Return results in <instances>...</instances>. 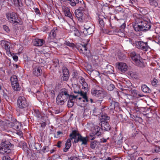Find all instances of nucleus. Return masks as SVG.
I'll return each instance as SVG.
<instances>
[{
  "label": "nucleus",
  "instance_id": "nucleus-64",
  "mask_svg": "<svg viewBox=\"0 0 160 160\" xmlns=\"http://www.w3.org/2000/svg\"><path fill=\"white\" fill-rule=\"evenodd\" d=\"M91 57H92V59H94L95 60L96 59H98V57L96 55H92L91 56Z\"/></svg>",
  "mask_w": 160,
  "mask_h": 160
},
{
  "label": "nucleus",
  "instance_id": "nucleus-49",
  "mask_svg": "<svg viewBox=\"0 0 160 160\" xmlns=\"http://www.w3.org/2000/svg\"><path fill=\"white\" fill-rule=\"evenodd\" d=\"M83 45L79 44L78 45H77L75 47L80 52L81 50V48H82V47Z\"/></svg>",
  "mask_w": 160,
  "mask_h": 160
},
{
  "label": "nucleus",
  "instance_id": "nucleus-17",
  "mask_svg": "<svg viewBox=\"0 0 160 160\" xmlns=\"http://www.w3.org/2000/svg\"><path fill=\"white\" fill-rule=\"evenodd\" d=\"M78 97V95H71V99L70 98H69V100L68 102V106L69 108H71L74 105V100L76 98H77Z\"/></svg>",
  "mask_w": 160,
  "mask_h": 160
},
{
  "label": "nucleus",
  "instance_id": "nucleus-63",
  "mask_svg": "<svg viewBox=\"0 0 160 160\" xmlns=\"http://www.w3.org/2000/svg\"><path fill=\"white\" fill-rule=\"evenodd\" d=\"M5 159L4 160H12L8 156H5L4 157ZM3 160H4V159H3Z\"/></svg>",
  "mask_w": 160,
  "mask_h": 160
},
{
  "label": "nucleus",
  "instance_id": "nucleus-24",
  "mask_svg": "<svg viewBox=\"0 0 160 160\" xmlns=\"http://www.w3.org/2000/svg\"><path fill=\"white\" fill-rule=\"evenodd\" d=\"M122 137L121 135H119L115 139V142L116 144L120 145L122 142Z\"/></svg>",
  "mask_w": 160,
  "mask_h": 160
},
{
  "label": "nucleus",
  "instance_id": "nucleus-38",
  "mask_svg": "<svg viewBox=\"0 0 160 160\" xmlns=\"http://www.w3.org/2000/svg\"><path fill=\"white\" fill-rule=\"evenodd\" d=\"M151 84L153 86L156 87L158 83V81L155 78H153L152 80L151 81Z\"/></svg>",
  "mask_w": 160,
  "mask_h": 160
},
{
  "label": "nucleus",
  "instance_id": "nucleus-12",
  "mask_svg": "<svg viewBox=\"0 0 160 160\" xmlns=\"http://www.w3.org/2000/svg\"><path fill=\"white\" fill-rule=\"evenodd\" d=\"M20 123L16 119L13 120L8 123V126L10 127H12L14 129H18Z\"/></svg>",
  "mask_w": 160,
  "mask_h": 160
},
{
  "label": "nucleus",
  "instance_id": "nucleus-60",
  "mask_svg": "<svg viewBox=\"0 0 160 160\" xmlns=\"http://www.w3.org/2000/svg\"><path fill=\"white\" fill-rule=\"evenodd\" d=\"M83 3H85L83 1V0L80 1H79V2L78 3H77V4H78V6L79 5V6H80L81 7H82V4Z\"/></svg>",
  "mask_w": 160,
  "mask_h": 160
},
{
  "label": "nucleus",
  "instance_id": "nucleus-32",
  "mask_svg": "<svg viewBox=\"0 0 160 160\" xmlns=\"http://www.w3.org/2000/svg\"><path fill=\"white\" fill-rule=\"evenodd\" d=\"M58 32V30L57 28H54L50 32L49 35L50 36H52L53 37H54L56 36V33Z\"/></svg>",
  "mask_w": 160,
  "mask_h": 160
},
{
  "label": "nucleus",
  "instance_id": "nucleus-46",
  "mask_svg": "<svg viewBox=\"0 0 160 160\" xmlns=\"http://www.w3.org/2000/svg\"><path fill=\"white\" fill-rule=\"evenodd\" d=\"M49 148L48 146H45L43 147L42 151L43 153H45L49 151Z\"/></svg>",
  "mask_w": 160,
  "mask_h": 160
},
{
  "label": "nucleus",
  "instance_id": "nucleus-29",
  "mask_svg": "<svg viewBox=\"0 0 160 160\" xmlns=\"http://www.w3.org/2000/svg\"><path fill=\"white\" fill-rule=\"evenodd\" d=\"M110 119V117L107 115V114L102 113L100 119L101 122L103 121H105L106 120H108Z\"/></svg>",
  "mask_w": 160,
  "mask_h": 160
},
{
  "label": "nucleus",
  "instance_id": "nucleus-13",
  "mask_svg": "<svg viewBox=\"0 0 160 160\" xmlns=\"http://www.w3.org/2000/svg\"><path fill=\"white\" fill-rule=\"evenodd\" d=\"M118 68L122 72H124L127 70L128 66L125 63L119 62L117 66Z\"/></svg>",
  "mask_w": 160,
  "mask_h": 160
},
{
  "label": "nucleus",
  "instance_id": "nucleus-44",
  "mask_svg": "<svg viewBox=\"0 0 160 160\" xmlns=\"http://www.w3.org/2000/svg\"><path fill=\"white\" fill-rule=\"evenodd\" d=\"M110 102V108L111 109H115V107L114 106V104H115V102L113 101H111V102L109 101Z\"/></svg>",
  "mask_w": 160,
  "mask_h": 160
},
{
  "label": "nucleus",
  "instance_id": "nucleus-9",
  "mask_svg": "<svg viewBox=\"0 0 160 160\" xmlns=\"http://www.w3.org/2000/svg\"><path fill=\"white\" fill-rule=\"evenodd\" d=\"M136 44L138 48L144 51H147L148 49H150L147 42H144L141 41H136Z\"/></svg>",
  "mask_w": 160,
  "mask_h": 160
},
{
  "label": "nucleus",
  "instance_id": "nucleus-47",
  "mask_svg": "<svg viewBox=\"0 0 160 160\" xmlns=\"http://www.w3.org/2000/svg\"><path fill=\"white\" fill-rule=\"evenodd\" d=\"M3 28L4 30L7 32H10V30L8 27L6 25H3Z\"/></svg>",
  "mask_w": 160,
  "mask_h": 160
},
{
  "label": "nucleus",
  "instance_id": "nucleus-25",
  "mask_svg": "<svg viewBox=\"0 0 160 160\" xmlns=\"http://www.w3.org/2000/svg\"><path fill=\"white\" fill-rule=\"evenodd\" d=\"M12 86L14 91H19L21 89V87L19 86L18 82L14 83L12 84Z\"/></svg>",
  "mask_w": 160,
  "mask_h": 160
},
{
  "label": "nucleus",
  "instance_id": "nucleus-40",
  "mask_svg": "<svg viewBox=\"0 0 160 160\" xmlns=\"http://www.w3.org/2000/svg\"><path fill=\"white\" fill-rule=\"evenodd\" d=\"M130 75L133 78L135 79H138L139 78L138 74L136 72H132L130 74Z\"/></svg>",
  "mask_w": 160,
  "mask_h": 160
},
{
  "label": "nucleus",
  "instance_id": "nucleus-11",
  "mask_svg": "<svg viewBox=\"0 0 160 160\" xmlns=\"http://www.w3.org/2000/svg\"><path fill=\"white\" fill-rule=\"evenodd\" d=\"M3 42V44L4 45V48L6 50L7 54L9 55H10L11 56H12L14 53H12L10 51V48L11 44L8 42L6 41H2V42Z\"/></svg>",
  "mask_w": 160,
  "mask_h": 160
},
{
  "label": "nucleus",
  "instance_id": "nucleus-61",
  "mask_svg": "<svg viewBox=\"0 0 160 160\" xmlns=\"http://www.w3.org/2000/svg\"><path fill=\"white\" fill-rule=\"evenodd\" d=\"M59 61L58 60V59H54L53 60V62L55 63V64H56V66H57L59 64Z\"/></svg>",
  "mask_w": 160,
  "mask_h": 160
},
{
  "label": "nucleus",
  "instance_id": "nucleus-51",
  "mask_svg": "<svg viewBox=\"0 0 160 160\" xmlns=\"http://www.w3.org/2000/svg\"><path fill=\"white\" fill-rule=\"evenodd\" d=\"M3 98H5L7 101H8L9 99V97L6 93L4 92H3Z\"/></svg>",
  "mask_w": 160,
  "mask_h": 160
},
{
  "label": "nucleus",
  "instance_id": "nucleus-53",
  "mask_svg": "<svg viewBox=\"0 0 160 160\" xmlns=\"http://www.w3.org/2000/svg\"><path fill=\"white\" fill-rule=\"evenodd\" d=\"M78 73L77 72H76V71L74 72L73 73V74H72V76H73V78H75L77 79L78 78Z\"/></svg>",
  "mask_w": 160,
  "mask_h": 160
},
{
  "label": "nucleus",
  "instance_id": "nucleus-41",
  "mask_svg": "<svg viewBox=\"0 0 160 160\" xmlns=\"http://www.w3.org/2000/svg\"><path fill=\"white\" fill-rule=\"evenodd\" d=\"M69 77V76L63 75L61 77V81L67 82L68 80Z\"/></svg>",
  "mask_w": 160,
  "mask_h": 160
},
{
  "label": "nucleus",
  "instance_id": "nucleus-50",
  "mask_svg": "<svg viewBox=\"0 0 160 160\" xmlns=\"http://www.w3.org/2000/svg\"><path fill=\"white\" fill-rule=\"evenodd\" d=\"M99 24L101 25V26L102 27L104 25V23L103 20H102V19L101 18H99Z\"/></svg>",
  "mask_w": 160,
  "mask_h": 160
},
{
  "label": "nucleus",
  "instance_id": "nucleus-5",
  "mask_svg": "<svg viewBox=\"0 0 160 160\" xmlns=\"http://www.w3.org/2000/svg\"><path fill=\"white\" fill-rule=\"evenodd\" d=\"M130 56L137 66L142 68L145 67L144 62L140 60V56L139 54H137L134 52H132L130 53Z\"/></svg>",
  "mask_w": 160,
  "mask_h": 160
},
{
  "label": "nucleus",
  "instance_id": "nucleus-16",
  "mask_svg": "<svg viewBox=\"0 0 160 160\" xmlns=\"http://www.w3.org/2000/svg\"><path fill=\"white\" fill-rule=\"evenodd\" d=\"M63 11L66 16L68 17L71 19L73 17L69 8L67 7H64L63 8Z\"/></svg>",
  "mask_w": 160,
  "mask_h": 160
},
{
  "label": "nucleus",
  "instance_id": "nucleus-42",
  "mask_svg": "<svg viewBox=\"0 0 160 160\" xmlns=\"http://www.w3.org/2000/svg\"><path fill=\"white\" fill-rule=\"evenodd\" d=\"M64 44L67 46L72 48H74L75 47V46L74 43H70L69 42L65 41V42L64 43Z\"/></svg>",
  "mask_w": 160,
  "mask_h": 160
},
{
  "label": "nucleus",
  "instance_id": "nucleus-39",
  "mask_svg": "<svg viewBox=\"0 0 160 160\" xmlns=\"http://www.w3.org/2000/svg\"><path fill=\"white\" fill-rule=\"evenodd\" d=\"M87 45V44H85L83 45L82 48H81V52L84 54L86 53V52L87 50V48L86 47Z\"/></svg>",
  "mask_w": 160,
  "mask_h": 160
},
{
  "label": "nucleus",
  "instance_id": "nucleus-55",
  "mask_svg": "<svg viewBox=\"0 0 160 160\" xmlns=\"http://www.w3.org/2000/svg\"><path fill=\"white\" fill-rule=\"evenodd\" d=\"M34 11L37 14H39L40 15L41 14V13L40 12V11L39 9L38 8H34Z\"/></svg>",
  "mask_w": 160,
  "mask_h": 160
},
{
  "label": "nucleus",
  "instance_id": "nucleus-36",
  "mask_svg": "<svg viewBox=\"0 0 160 160\" xmlns=\"http://www.w3.org/2000/svg\"><path fill=\"white\" fill-rule=\"evenodd\" d=\"M34 147L35 149L39 151V153H41V151L40 150L42 146L40 144L38 143H35Z\"/></svg>",
  "mask_w": 160,
  "mask_h": 160
},
{
  "label": "nucleus",
  "instance_id": "nucleus-14",
  "mask_svg": "<svg viewBox=\"0 0 160 160\" xmlns=\"http://www.w3.org/2000/svg\"><path fill=\"white\" fill-rule=\"evenodd\" d=\"M102 129L104 131H108L110 130L111 127L107 122L103 121L101 122Z\"/></svg>",
  "mask_w": 160,
  "mask_h": 160
},
{
  "label": "nucleus",
  "instance_id": "nucleus-48",
  "mask_svg": "<svg viewBox=\"0 0 160 160\" xmlns=\"http://www.w3.org/2000/svg\"><path fill=\"white\" fill-rule=\"evenodd\" d=\"M126 27V24L125 23H123L120 27V28H119V29L121 30V32H122L124 31V28Z\"/></svg>",
  "mask_w": 160,
  "mask_h": 160
},
{
  "label": "nucleus",
  "instance_id": "nucleus-56",
  "mask_svg": "<svg viewBox=\"0 0 160 160\" xmlns=\"http://www.w3.org/2000/svg\"><path fill=\"white\" fill-rule=\"evenodd\" d=\"M5 124V122L0 119V126H1V127H3Z\"/></svg>",
  "mask_w": 160,
  "mask_h": 160
},
{
  "label": "nucleus",
  "instance_id": "nucleus-34",
  "mask_svg": "<svg viewBox=\"0 0 160 160\" xmlns=\"http://www.w3.org/2000/svg\"><path fill=\"white\" fill-rule=\"evenodd\" d=\"M78 8L76 9L75 10H79V11L82 12V11H85L86 8V4L85 3L82 4V7L78 5Z\"/></svg>",
  "mask_w": 160,
  "mask_h": 160
},
{
  "label": "nucleus",
  "instance_id": "nucleus-23",
  "mask_svg": "<svg viewBox=\"0 0 160 160\" xmlns=\"http://www.w3.org/2000/svg\"><path fill=\"white\" fill-rule=\"evenodd\" d=\"M142 91L144 92L150 93L151 92V90L146 85H142L141 87Z\"/></svg>",
  "mask_w": 160,
  "mask_h": 160
},
{
  "label": "nucleus",
  "instance_id": "nucleus-8",
  "mask_svg": "<svg viewBox=\"0 0 160 160\" xmlns=\"http://www.w3.org/2000/svg\"><path fill=\"white\" fill-rule=\"evenodd\" d=\"M7 19L11 23L17 25L18 22L17 21L18 17L17 14L12 12H10L6 14Z\"/></svg>",
  "mask_w": 160,
  "mask_h": 160
},
{
  "label": "nucleus",
  "instance_id": "nucleus-26",
  "mask_svg": "<svg viewBox=\"0 0 160 160\" xmlns=\"http://www.w3.org/2000/svg\"><path fill=\"white\" fill-rule=\"evenodd\" d=\"M98 143L96 141H94L91 142L90 144V147L93 149H97L98 148Z\"/></svg>",
  "mask_w": 160,
  "mask_h": 160
},
{
  "label": "nucleus",
  "instance_id": "nucleus-33",
  "mask_svg": "<svg viewBox=\"0 0 160 160\" xmlns=\"http://www.w3.org/2000/svg\"><path fill=\"white\" fill-rule=\"evenodd\" d=\"M11 84L18 82L17 77L15 75H13L11 77L10 79Z\"/></svg>",
  "mask_w": 160,
  "mask_h": 160
},
{
  "label": "nucleus",
  "instance_id": "nucleus-59",
  "mask_svg": "<svg viewBox=\"0 0 160 160\" xmlns=\"http://www.w3.org/2000/svg\"><path fill=\"white\" fill-rule=\"evenodd\" d=\"M12 56V58H13V59L15 61H17L18 60V56L16 55H13Z\"/></svg>",
  "mask_w": 160,
  "mask_h": 160
},
{
  "label": "nucleus",
  "instance_id": "nucleus-58",
  "mask_svg": "<svg viewBox=\"0 0 160 160\" xmlns=\"http://www.w3.org/2000/svg\"><path fill=\"white\" fill-rule=\"evenodd\" d=\"M108 67L110 68L111 69L110 71L108 70L107 71V72H108L109 73H112L113 72V70L112 69V68H113V67H112L111 66H110Z\"/></svg>",
  "mask_w": 160,
  "mask_h": 160
},
{
  "label": "nucleus",
  "instance_id": "nucleus-21",
  "mask_svg": "<svg viewBox=\"0 0 160 160\" xmlns=\"http://www.w3.org/2000/svg\"><path fill=\"white\" fill-rule=\"evenodd\" d=\"M45 43V41L42 39L36 38L34 41V44L35 46H41Z\"/></svg>",
  "mask_w": 160,
  "mask_h": 160
},
{
  "label": "nucleus",
  "instance_id": "nucleus-2",
  "mask_svg": "<svg viewBox=\"0 0 160 160\" xmlns=\"http://www.w3.org/2000/svg\"><path fill=\"white\" fill-rule=\"evenodd\" d=\"M17 104L18 108L17 111L19 113V115H26L29 106L26 98L23 96H19L17 99Z\"/></svg>",
  "mask_w": 160,
  "mask_h": 160
},
{
  "label": "nucleus",
  "instance_id": "nucleus-20",
  "mask_svg": "<svg viewBox=\"0 0 160 160\" xmlns=\"http://www.w3.org/2000/svg\"><path fill=\"white\" fill-rule=\"evenodd\" d=\"M70 138L68 139L65 143V147L63 149V151L65 152H67L70 148L71 145V140L73 138H72L71 137H70Z\"/></svg>",
  "mask_w": 160,
  "mask_h": 160
},
{
  "label": "nucleus",
  "instance_id": "nucleus-4",
  "mask_svg": "<svg viewBox=\"0 0 160 160\" xmlns=\"http://www.w3.org/2000/svg\"><path fill=\"white\" fill-rule=\"evenodd\" d=\"M72 138L74 139V142L77 143L79 142H82L81 145H86L87 144L88 139L87 137H83L78 132V131L74 130L69 135Z\"/></svg>",
  "mask_w": 160,
  "mask_h": 160
},
{
  "label": "nucleus",
  "instance_id": "nucleus-18",
  "mask_svg": "<svg viewBox=\"0 0 160 160\" xmlns=\"http://www.w3.org/2000/svg\"><path fill=\"white\" fill-rule=\"evenodd\" d=\"M0 147H2L4 148L5 149L8 150H11V148L12 147V145L11 143L8 142L7 141H5L2 142L0 144Z\"/></svg>",
  "mask_w": 160,
  "mask_h": 160
},
{
  "label": "nucleus",
  "instance_id": "nucleus-30",
  "mask_svg": "<svg viewBox=\"0 0 160 160\" xmlns=\"http://www.w3.org/2000/svg\"><path fill=\"white\" fill-rule=\"evenodd\" d=\"M14 5L16 7H22L23 6V4L21 0H13Z\"/></svg>",
  "mask_w": 160,
  "mask_h": 160
},
{
  "label": "nucleus",
  "instance_id": "nucleus-45",
  "mask_svg": "<svg viewBox=\"0 0 160 160\" xmlns=\"http://www.w3.org/2000/svg\"><path fill=\"white\" fill-rule=\"evenodd\" d=\"M114 88V85L112 84H111L108 86L107 88L108 90L112 91L113 90Z\"/></svg>",
  "mask_w": 160,
  "mask_h": 160
},
{
  "label": "nucleus",
  "instance_id": "nucleus-54",
  "mask_svg": "<svg viewBox=\"0 0 160 160\" xmlns=\"http://www.w3.org/2000/svg\"><path fill=\"white\" fill-rule=\"evenodd\" d=\"M95 133L94 134V133H92L90 134L89 135V136H90L89 138L91 140H93L95 138Z\"/></svg>",
  "mask_w": 160,
  "mask_h": 160
},
{
  "label": "nucleus",
  "instance_id": "nucleus-6",
  "mask_svg": "<svg viewBox=\"0 0 160 160\" xmlns=\"http://www.w3.org/2000/svg\"><path fill=\"white\" fill-rule=\"evenodd\" d=\"M83 32L86 36L92 34L94 31V26L90 22H87L84 25Z\"/></svg>",
  "mask_w": 160,
  "mask_h": 160
},
{
  "label": "nucleus",
  "instance_id": "nucleus-52",
  "mask_svg": "<svg viewBox=\"0 0 160 160\" xmlns=\"http://www.w3.org/2000/svg\"><path fill=\"white\" fill-rule=\"evenodd\" d=\"M84 89L88 88V86L87 83L85 82L81 83Z\"/></svg>",
  "mask_w": 160,
  "mask_h": 160
},
{
  "label": "nucleus",
  "instance_id": "nucleus-62",
  "mask_svg": "<svg viewBox=\"0 0 160 160\" xmlns=\"http://www.w3.org/2000/svg\"><path fill=\"white\" fill-rule=\"evenodd\" d=\"M106 98L108 100H109V101H110V102H111V101H112L111 100V97L110 96H109V95H107L106 96Z\"/></svg>",
  "mask_w": 160,
  "mask_h": 160
},
{
  "label": "nucleus",
  "instance_id": "nucleus-31",
  "mask_svg": "<svg viewBox=\"0 0 160 160\" xmlns=\"http://www.w3.org/2000/svg\"><path fill=\"white\" fill-rule=\"evenodd\" d=\"M150 5L153 7L157 6L158 3L157 0H148Z\"/></svg>",
  "mask_w": 160,
  "mask_h": 160
},
{
  "label": "nucleus",
  "instance_id": "nucleus-19",
  "mask_svg": "<svg viewBox=\"0 0 160 160\" xmlns=\"http://www.w3.org/2000/svg\"><path fill=\"white\" fill-rule=\"evenodd\" d=\"M102 90L97 89L95 88H93L91 89V92L92 94L94 96L98 97L102 93Z\"/></svg>",
  "mask_w": 160,
  "mask_h": 160
},
{
  "label": "nucleus",
  "instance_id": "nucleus-43",
  "mask_svg": "<svg viewBox=\"0 0 160 160\" xmlns=\"http://www.w3.org/2000/svg\"><path fill=\"white\" fill-rule=\"evenodd\" d=\"M96 128L97 129V131H96V132H94V133L98 136H100L101 133V132L99 131L101 129L100 128L99 126H97Z\"/></svg>",
  "mask_w": 160,
  "mask_h": 160
},
{
  "label": "nucleus",
  "instance_id": "nucleus-22",
  "mask_svg": "<svg viewBox=\"0 0 160 160\" xmlns=\"http://www.w3.org/2000/svg\"><path fill=\"white\" fill-rule=\"evenodd\" d=\"M110 27H111V29L110 30H109V32L113 33H121L120 31H121V30H120L119 29V28L118 27H116V26H112L111 25V24H110Z\"/></svg>",
  "mask_w": 160,
  "mask_h": 160
},
{
  "label": "nucleus",
  "instance_id": "nucleus-57",
  "mask_svg": "<svg viewBox=\"0 0 160 160\" xmlns=\"http://www.w3.org/2000/svg\"><path fill=\"white\" fill-rule=\"evenodd\" d=\"M62 142L61 141H58L55 146H57L58 148H60L61 147V144L62 143Z\"/></svg>",
  "mask_w": 160,
  "mask_h": 160
},
{
  "label": "nucleus",
  "instance_id": "nucleus-28",
  "mask_svg": "<svg viewBox=\"0 0 160 160\" xmlns=\"http://www.w3.org/2000/svg\"><path fill=\"white\" fill-rule=\"evenodd\" d=\"M90 73L88 72L90 75H92L94 77H96L99 75L100 73L97 70H92V71H90Z\"/></svg>",
  "mask_w": 160,
  "mask_h": 160
},
{
  "label": "nucleus",
  "instance_id": "nucleus-7",
  "mask_svg": "<svg viewBox=\"0 0 160 160\" xmlns=\"http://www.w3.org/2000/svg\"><path fill=\"white\" fill-rule=\"evenodd\" d=\"M76 88H78V90L74 88L73 91L75 93H78V94H79L80 96L82 97V98L80 97L78 98V97L77 98L78 99L82 101L83 102L86 101L87 103H88L89 102V99H88L87 97V93L82 91L80 90L79 87L77 86H76Z\"/></svg>",
  "mask_w": 160,
  "mask_h": 160
},
{
  "label": "nucleus",
  "instance_id": "nucleus-35",
  "mask_svg": "<svg viewBox=\"0 0 160 160\" xmlns=\"http://www.w3.org/2000/svg\"><path fill=\"white\" fill-rule=\"evenodd\" d=\"M131 93L132 94V95L134 97H138L139 96L140 97H142L141 95H140L138 93V91L136 90H132L131 91Z\"/></svg>",
  "mask_w": 160,
  "mask_h": 160
},
{
  "label": "nucleus",
  "instance_id": "nucleus-1",
  "mask_svg": "<svg viewBox=\"0 0 160 160\" xmlns=\"http://www.w3.org/2000/svg\"><path fill=\"white\" fill-rule=\"evenodd\" d=\"M134 16L135 21L133 27L136 31H144L150 29L151 24L149 19L138 14L134 15Z\"/></svg>",
  "mask_w": 160,
  "mask_h": 160
},
{
  "label": "nucleus",
  "instance_id": "nucleus-3",
  "mask_svg": "<svg viewBox=\"0 0 160 160\" xmlns=\"http://www.w3.org/2000/svg\"><path fill=\"white\" fill-rule=\"evenodd\" d=\"M71 95L69 94L67 89L64 88L62 89L56 98L57 104L60 105H63L68 98L71 99Z\"/></svg>",
  "mask_w": 160,
  "mask_h": 160
},
{
  "label": "nucleus",
  "instance_id": "nucleus-27",
  "mask_svg": "<svg viewBox=\"0 0 160 160\" xmlns=\"http://www.w3.org/2000/svg\"><path fill=\"white\" fill-rule=\"evenodd\" d=\"M34 113L35 115L38 118L41 119L43 117L42 114L38 110H34Z\"/></svg>",
  "mask_w": 160,
  "mask_h": 160
},
{
  "label": "nucleus",
  "instance_id": "nucleus-15",
  "mask_svg": "<svg viewBox=\"0 0 160 160\" xmlns=\"http://www.w3.org/2000/svg\"><path fill=\"white\" fill-rule=\"evenodd\" d=\"M33 72L36 76H40L42 73V70L40 67L36 66L33 68Z\"/></svg>",
  "mask_w": 160,
  "mask_h": 160
},
{
  "label": "nucleus",
  "instance_id": "nucleus-37",
  "mask_svg": "<svg viewBox=\"0 0 160 160\" xmlns=\"http://www.w3.org/2000/svg\"><path fill=\"white\" fill-rule=\"evenodd\" d=\"M63 75H66L69 76V72L68 69L66 67H64L62 69Z\"/></svg>",
  "mask_w": 160,
  "mask_h": 160
},
{
  "label": "nucleus",
  "instance_id": "nucleus-10",
  "mask_svg": "<svg viewBox=\"0 0 160 160\" xmlns=\"http://www.w3.org/2000/svg\"><path fill=\"white\" fill-rule=\"evenodd\" d=\"M75 13L79 21L81 22H84L85 20L84 15L82 12L79 10H75Z\"/></svg>",
  "mask_w": 160,
  "mask_h": 160
}]
</instances>
